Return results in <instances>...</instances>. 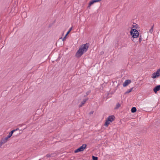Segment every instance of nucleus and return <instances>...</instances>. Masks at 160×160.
I'll return each mask as SVG.
<instances>
[{
  "instance_id": "nucleus-1",
  "label": "nucleus",
  "mask_w": 160,
  "mask_h": 160,
  "mask_svg": "<svg viewBox=\"0 0 160 160\" xmlns=\"http://www.w3.org/2000/svg\"><path fill=\"white\" fill-rule=\"evenodd\" d=\"M89 46V44L88 43L81 45L76 53L75 56L78 58L80 57L84 52L87 51Z\"/></svg>"
},
{
  "instance_id": "nucleus-2",
  "label": "nucleus",
  "mask_w": 160,
  "mask_h": 160,
  "mask_svg": "<svg viewBox=\"0 0 160 160\" xmlns=\"http://www.w3.org/2000/svg\"><path fill=\"white\" fill-rule=\"evenodd\" d=\"M115 119V117L113 115H111L109 116L107 119L106 120V122L104 124L105 126H108L110 122L113 121Z\"/></svg>"
},
{
  "instance_id": "nucleus-3",
  "label": "nucleus",
  "mask_w": 160,
  "mask_h": 160,
  "mask_svg": "<svg viewBox=\"0 0 160 160\" xmlns=\"http://www.w3.org/2000/svg\"><path fill=\"white\" fill-rule=\"evenodd\" d=\"M131 34L132 36V37L133 38H136L138 37L139 33L136 29H131L130 31Z\"/></svg>"
},
{
  "instance_id": "nucleus-4",
  "label": "nucleus",
  "mask_w": 160,
  "mask_h": 160,
  "mask_svg": "<svg viewBox=\"0 0 160 160\" xmlns=\"http://www.w3.org/2000/svg\"><path fill=\"white\" fill-rule=\"evenodd\" d=\"M87 146V145L86 144H83L79 148L77 149L74 151L75 153H77L79 152H81L83 151L85 148Z\"/></svg>"
},
{
  "instance_id": "nucleus-5",
  "label": "nucleus",
  "mask_w": 160,
  "mask_h": 160,
  "mask_svg": "<svg viewBox=\"0 0 160 160\" xmlns=\"http://www.w3.org/2000/svg\"><path fill=\"white\" fill-rule=\"evenodd\" d=\"M160 76V68L158 69L156 72L153 73L152 76L153 78H156Z\"/></svg>"
},
{
  "instance_id": "nucleus-6",
  "label": "nucleus",
  "mask_w": 160,
  "mask_h": 160,
  "mask_svg": "<svg viewBox=\"0 0 160 160\" xmlns=\"http://www.w3.org/2000/svg\"><path fill=\"white\" fill-rule=\"evenodd\" d=\"M131 82V81L130 80H126L125 81V82L123 84V86L124 87H125L128 86Z\"/></svg>"
},
{
  "instance_id": "nucleus-7",
  "label": "nucleus",
  "mask_w": 160,
  "mask_h": 160,
  "mask_svg": "<svg viewBox=\"0 0 160 160\" xmlns=\"http://www.w3.org/2000/svg\"><path fill=\"white\" fill-rule=\"evenodd\" d=\"M159 90H160V85L156 86L153 89V91L156 93Z\"/></svg>"
},
{
  "instance_id": "nucleus-8",
  "label": "nucleus",
  "mask_w": 160,
  "mask_h": 160,
  "mask_svg": "<svg viewBox=\"0 0 160 160\" xmlns=\"http://www.w3.org/2000/svg\"><path fill=\"white\" fill-rule=\"evenodd\" d=\"M7 142L5 140V139L4 138H2L0 142V144L1 146L3 144Z\"/></svg>"
},
{
  "instance_id": "nucleus-9",
  "label": "nucleus",
  "mask_w": 160,
  "mask_h": 160,
  "mask_svg": "<svg viewBox=\"0 0 160 160\" xmlns=\"http://www.w3.org/2000/svg\"><path fill=\"white\" fill-rule=\"evenodd\" d=\"M15 132L14 130H12L9 133L8 135V137L10 138L12 136V135L13 132Z\"/></svg>"
},
{
  "instance_id": "nucleus-10",
  "label": "nucleus",
  "mask_w": 160,
  "mask_h": 160,
  "mask_svg": "<svg viewBox=\"0 0 160 160\" xmlns=\"http://www.w3.org/2000/svg\"><path fill=\"white\" fill-rule=\"evenodd\" d=\"M137 111L136 108L135 107H132L131 110V112L132 113L135 112Z\"/></svg>"
},
{
  "instance_id": "nucleus-11",
  "label": "nucleus",
  "mask_w": 160,
  "mask_h": 160,
  "mask_svg": "<svg viewBox=\"0 0 160 160\" xmlns=\"http://www.w3.org/2000/svg\"><path fill=\"white\" fill-rule=\"evenodd\" d=\"M133 88H131L130 89H128L125 93V94H128V93H129V92H131L132 91V89Z\"/></svg>"
},
{
  "instance_id": "nucleus-12",
  "label": "nucleus",
  "mask_w": 160,
  "mask_h": 160,
  "mask_svg": "<svg viewBox=\"0 0 160 160\" xmlns=\"http://www.w3.org/2000/svg\"><path fill=\"white\" fill-rule=\"evenodd\" d=\"M94 3V2L93 0L90 1L88 6V8H89Z\"/></svg>"
},
{
  "instance_id": "nucleus-13",
  "label": "nucleus",
  "mask_w": 160,
  "mask_h": 160,
  "mask_svg": "<svg viewBox=\"0 0 160 160\" xmlns=\"http://www.w3.org/2000/svg\"><path fill=\"white\" fill-rule=\"evenodd\" d=\"M88 100V98L83 99V100L81 102L82 105H84L86 101H87Z\"/></svg>"
},
{
  "instance_id": "nucleus-14",
  "label": "nucleus",
  "mask_w": 160,
  "mask_h": 160,
  "mask_svg": "<svg viewBox=\"0 0 160 160\" xmlns=\"http://www.w3.org/2000/svg\"><path fill=\"white\" fill-rule=\"evenodd\" d=\"M120 106V104L119 103H118L117 104L116 107L115 108V109H117L119 108Z\"/></svg>"
},
{
  "instance_id": "nucleus-15",
  "label": "nucleus",
  "mask_w": 160,
  "mask_h": 160,
  "mask_svg": "<svg viewBox=\"0 0 160 160\" xmlns=\"http://www.w3.org/2000/svg\"><path fill=\"white\" fill-rule=\"evenodd\" d=\"M154 25H153L152 27L149 30V32L151 33H152L153 31V28Z\"/></svg>"
},
{
  "instance_id": "nucleus-16",
  "label": "nucleus",
  "mask_w": 160,
  "mask_h": 160,
  "mask_svg": "<svg viewBox=\"0 0 160 160\" xmlns=\"http://www.w3.org/2000/svg\"><path fill=\"white\" fill-rule=\"evenodd\" d=\"M92 159L93 160H98V158L97 157H95L94 156H92Z\"/></svg>"
},
{
  "instance_id": "nucleus-17",
  "label": "nucleus",
  "mask_w": 160,
  "mask_h": 160,
  "mask_svg": "<svg viewBox=\"0 0 160 160\" xmlns=\"http://www.w3.org/2000/svg\"><path fill=\"white\" fill-rule=\"evenodd\" d=\"M91 92V91L89 90L86 93V95L84 96V97L87 96Z\"/></svg>"
},
{
  "instance_id": "nucleus-18",
  "label": "nucleus",
  "mask_w": 160,
  "mask_h": 160,
  "mask_svg": "<svg viewBox=\"0 0 160 160\" xmlns=\"http://www.w3.org/2000/svg\"><path fill=\"white\" fill-rule=\"evenodd\" d=\"M133 28H137V25L135 23H133Z\"/></svg>"
},
{
  "instance_id": "nucleus-19",
  "label": "nucleus",
  "mask_w": 160,
  "mask_h": 160,
  "mask_svg": "<svg viewBox=\"0 0 160 160\" xmlns=\"http://www.w3.org/2000/svg\"><path fill=\"white\" fill-rule=\"evenodd\" d=\"M72 28V27H71L69 30L67 32V33L66 34V36H67V35L71 31Z\"/></svg>"
},
{
  "instance_id": "nucleus-20",
  "label": "nucleus",
  "mask_w": 160,
  "mask_h": 160,
  "mask_svg": "<svg viewBox=\"0 0 160 160\" xmlns=\"http://www.w3.org/2000/svg\"><path fill=\"white\" fill-rule=\"evenodd\" d=\"M10 138L9 137H8V136H7V137L5 138H4L5 139V140L7 142V141L8 140V138Z\"/></svg>"
},
{
  "instance_id": "nucleus-21",
  "label": "nucleus",
  "mask_w": 160,
  "mask_h": 160,
  "mask_svg": "<svg viewBox=\"0 0 160 160\" xmlns=\"http://www.w3.org/2000/svg\"><path fill=\"white\" fill-rule=\"evenodd\" d=\"M142 37H141V35H140L139 38V42H140L141 41H142Z\"/></svg>"
},
{
  "instance_id": "nucleus-22",
  "label": "nucleus",
  "mask_w": 160,
  "mask_h": 160,
  "mask_svg": "<svg viewBox=\"0 0 160 160\" xmlns=\"http://www.w3.org/2000/svg\"><path fill=\"white\" fill-rule=\"evenodd\" d=\"M93 1H94V3H95L96 2H100V1H101V0H93Z\"/></svg>"
},
{
  "instance_id": "nucleus-23",
  "label": "nucleus",
  "mask_w": 160,
  "mask_h": 160,
  "mask_svg": "<svg viewBox=\"0 0 160 160\" xmlns=\"http://www.w3.org/2000/svg\"><path fill=\"white\" fill-rule=\"evenodd\" d=\"M46 157H51V155L49 154H47L46 155Z\"/></svg>"
},
{
  "instance_id": "nucleus-24",
  "label": "nucleus",
  "mask_w": 160,
  "mask_h": 160,
  "mask_svg": "<svg viewBox=\"0 0 160 160\" xmlns=\"http://www.w3.org/2000/svg\"><path fill=\"white\" fill-rule=\"evenodd\" d=\"M93 113V111H91L90 113H89V114H92Z\"/></svg>"
},
{
  "instance_id": "nucleus-25",
  "label": "nucleus",
  "mask_w": 160,
  "mask_h": 160,
  "mask_svg": "<svg viewBox=\"0 0 160 160\" xmlns=\"http://www.w3.org/2000/svg\"><path fill=\"white\" fill-rule=\"evenodd\" d=\"M19 130V128H16V129H14L13 130H14L15 132V131H17V130Z\"/></svg>"
},
{
  "instance_id": "nucleus-26",
  "label": "nucleus",
  "mask_w": 160,
  "mask_h": 160,
  "mask_svg": "<svg viewBox=\"0 0 160 160\" xmlns=\"http://www.w3.org/2000/svg\"><path fill=\"white\" fill-rule=\"evenodd\" d=\"M66 37V35H65V36L64 37L63 39V41L65 39Z\"/></svg>"
},
{
  "instance_id": "nucleus-27",
  "label": "nucleus",
  "mask_w": 160,
  "mask_h": 160,
  "mask_svg": "<svg viewBox=\"0 0 160 160\" xmlns=\"http://www.w3.org/2000/svg\"><path fill=\"white\" fill-rule=\"evenodd\" d=\"M83 105H82V103H81V104L79 105V107H82Z\"/></svg>"
},
{
  "instance_id": "nucleus-28",
  "label": "nucleus",
  "mask_w": 160,
  "mask_h": 160,
  "mask_svg": "<svg viewBox=\"0 0 160 160\" xmlns=\"http://www.w3.org/2000/svg\"><path fill=\"white\" fill-rule=\"evenodd\" d=\"M26 14V12H23L22 13V15H23L24 14Z\"/></svg>"
}]
</instances>
